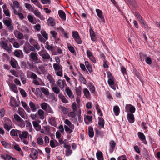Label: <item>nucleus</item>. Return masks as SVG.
<instances>
[{
    "label": "nucleus",
    "instance_id": "obj_31",
    "mask_svg": "<svg viewBox=\"0 0 160 160\" xmlns=\"http://www.w3.org/2000/svg\"><path fill=\"white\" fill-rule=\"evenodd\" d=\"M1 143L6 148H11V145L10 143L6 142L4 141H1Z\"/></svg>",
    "mask_w": 160,
    "mask_h": 160
},
{
    "label": "nucleus",
    "instance_id": "obj_51",
    "mask_svg": "<svg viewBox=\"0 0 160 160\" xmlns=\"http://www.w3.org/2000/svg\"><path fill=\"white\" fill-rule=\"evenodd\" d=\"M25 6L26 8L29 10H31L32 11L34 10V8L30 4L25 3Z\"/></svg>",
    "mask_w": 160,
    "mask_h": 160
},
{
    "label": "nucleus",
    "instance_id": "obj_43",
    "mask_svg": "<svg viewBox=\"0 0 160 160\" xmlns=\"http://www.w3.org/2000/svg\"><path fill=\"white\" fill-rule=\"evenodd\" d=\"M73 39L77 44H80L82 43L81 39L79 35L77 37H76Z\"/></svg>",
    "mask_w": 160,
    "mask_h": 160
},
{
    "label": "nucleus",
    "instance_id": "obj_14",
    "mask_svg": "<svg viewBox=\"0 0 160 160\" xmlns=\"http://www.w3.org/2000/svg\"><path fill=\"white\" fill-rule=\"evenodd\" d=\"M58 86L61 89L63 88L65 85H66L65 80L63 79L62 80L60 79H59L56 82Z\"/></svg>",
    "mask_w": 160,
    "mask_h": 160
},
{
    "label": "nucleus",
    "instance_id": "obj_45",
    "mask_svg": "<svg viewBox=\"0 0 160 160\" xmlns=\"http://www.w3.org/2000/svg\"><path fill=\"white\" fill-rule=\"evenodd\" d=\"M82 87L79 86L78 87L76 88L75 90L76 93L78 97H80L81 94Z\"/></svg>",
    "mask_w": 160,
    "mask_h": 160
},
{
    "label": "nucleus",
    "instance_id": "obj_40",
    "mask_svg": "<svg viewBox=\"0 0 160 160\" xmlns=\"http://www.w3.org/2000/svg\"><path fill=\"white\" fill-rule=\"evenodd\" d=\"M55 141L57 143H58L57 145H56L54 141L53 140H51L50 141V145L51 147L52 148H54L57 146H59V144L58 142L55 140Z\"/></svg>",
    "mask_w": 160,
    "mask_h": 160
},
{
    "label": "nucleus",
    "instance_id": "obj_17",
    "mask_svg": "<svg viewBox=\"0 0 160 160\" xmlns=\"http://www.w3.org/2000/svg\"><path fill=\"white\" fill-rule=\"evenodd\" d=\"M76 115L77 113L75 112V111L70 112L68 113V117H71L72 120L75 122L77 121V119L75 118Z\"/></svg>",
    "mask_w": 160,
    "mask_h": 160
},
{
    "label": "nucleus",
    "instance_id": "obj_23",
    "mask_svg": "<svg viewBox=\"0 0 160 160\" xmlns=\"http://www.w3.org/2000/svg\"><path fill=\"white\" fill-rule=\"evenodd\" d=\"M65 91L68 96L71 99L74 98L73 96L72 95V93L71 90L68 87H67L65 89Z\"/></svg>",
    "mask_w": 160,
    "mask_h": 160
},
{
    "label": "nucleus",
    "instance_id": "obj_18",
    "mask_svg": "<svg viewBox=\"0 0 160 160\" xmlns=\"http://www.w3.org/2000/svg\"><path fill=\"white\" fill-rule=\"evenodd\" d=\"M95 135L96 137H100L101 138H103L104 136L105 132L100 131L97 128L95 129Z\"/></svg>",
    "mask_w": 160,
    "mask_h": 160
},
{
    "label": "nucleus",
    "instance_id": "obj_58",
    "mask_svg": "<svg viewBox=\"0 0 160 160\" xmlns=\"http://www.w3.org/2000/svg\"><path fill=\"white\" fill-rule=\"evenodd\" d=\"M52 88L53 91L56 94H59L60 93V89L57 87H54Z\"/></svg>",
    "mask_w": 160,
    "mask_h": 160
},
{
    "label": "nucleus",
    "instance_id": "obj_4",
    "mask_svg": "<svg viewBox=\"0 0 160 160\" xmlns=\"http://www.w3.org/2000/svg\"><path fill=\"white\" fill-rule=\"evenodd\" d=\"M57 30L62 36H63L66 38H69V33L67 32H65L64 29L61 27L57 28Z\"/></svg>",
    "mask_w": 160,
    "mask_h": 160
},
{
    "label": "nucleus",
    "instance_id": "obj_61",
    "mask_svg": "<svg viewBox=\"0 0 160 160\" xmlns=\"http://www.w3.org/2000/svg\"><path fill=\"white\" fill-rule=\"evenodd\" d=\"M120 65H121L120 67L121 71L123 75H124L125 74H127L126 69L121 63L120 64Z\"/></svg>",
    "mask_w": 160,
    "mask_h": 160
},
{
    "label": "nucleus",
    "instance_id": "obj_63",
    "mask_svg": "<svg viewBox=\"0 0 160 160\" xmlns=\"http://www.w3.org/2000/svg\"><path fill=\"white\" fill-rule=\"evenodd\" d=\"M14 116L15 120L17 122L22 119L18 115L16 114H15Z\"/></svg>",
    "mask_w": 160,
    "mask_h": 160
},
{
    "label": "nucleus",
    "instance_id": "obj_11",
    "mask_svg": "<svg viewBox=\"0 0 160 160\" xmlns=\"http://www.w3.org/2000/svg\"><path fill=\"white\" fill-rule=\"evenodd\" d=\"M98 124L99 128L101 129L102 128L104 129L105 121L104 120L102 117H98Z\"/></svg>",
    "mask_w": 160,
    "mask_h": 160
},
{
    "label": "nucleus",
    "instance_id": "obj_29",
    "mask_svg": "<svg viewBox=\"0 0 160 160\" xmlns=\"http://www.w3.org/2000/svg\"><path fill=\"white\" fill-rule=\"evenodd\" d=\"M59 109L60 110L61 112L62 113L64 114H66L68 112V108L60 105L59 107Z\"/></svg>",
    "mask_w": 160,
    "mask_h": 160
},
{
    "label": "nucleus",
    "instance_id": "obj_28",
    "mask_svg": "<svg viewBox=\"0 0 160 160\" xmlns=\"http://www.w3.org/2000/svg\"><path fill=\"white\" fill-rule=\"evenodd\" d=\"M89 32L91 40L94 42L96 41V38L94 31L92 29H90L89 30Z\"/></svg>",
    "mask_w": 160,
    "mask_h": 160
},
{
    "label": "nucleus",
    "instance_id": "obj_62",
    "mask_svg": "<svg viewBox=\"0 0 160 160\" xmlns=\"http://www.w3.org/2000/svg\"><path fill=\"white\" fill-rule=\"evenodd\" d=\"M50 33L54 39L57 37L58 33L55 31H51Z\"/></svg>",
    "mask_w": 160,
    "mask_h": 160
},
{
    "label": "nucleus",
    "instance_id": "obj_60",
    "mask_svg": "<svg viewBox=\"0 0 160 160\" xmlns=\"http://www.w3.org/2000/svg\"><path fill=\"white\" fill-rule=\"evenodd\" d=\"M72 151L71 149L69 150H66L65 155L67 157L69 156L72 154Z\"/></svg>",
    "mask_w": 160,
    "mask_h": 160
},
{
    "label": "nucleus",
    "instance_id": "obj_7",
    "mask_svg": "<svg viewBox=\"0 0 160 160\" xmlns=\"http://www.w3.org/2000/svg\"><path fill=\"white\" fill-rule=\"evenodd\" d=\"M9 20H3L4 24L7 27L9 28V29L12 31L13 29V26L12 24V21L11 19L9 18Z\"/></svg>",
    "mask_w": 160,
    "mask_h": 160
},
{
    "label": "nucleus",
    "instance_id": "obj_54",
    "mask_svg": "<svg viewBox=\"0 0 160 160\" xmlns=\"http://www.w3.org/2000/svg\"><path fill=\"white\" fill-rule=\"evenodd\" d=\"M11 88L12 90L14 92L17 93L18 92L17 87L15 84H12L11 86Z\"/></svg>",
    "mask_w": 160,
    "mask_h": 160
},
{
    "label": "nucleus",
    "instance_id": "obj_20",
    "mask_svg": "<svg viewBox=\"0 0 160 160\" xmlns=\"http://www.w3.org/2000/svg\"><path fill=\"white\" fill-rule=\"evenodd\" d=\"M10 103L11 106L14 108H16L19 106V104L17 102L16 100L14 98H11Z\"/></svg>",
    "mask_w": 160,
    "mask_h": 160
},
{
    "label": "nucleus",
    "instance_id": "obj_16",
    "mask_svg": "<svg viewBox=\"0 0 160 160\" xmlns=\"http://www.w3.org/2000/svg\"><path fill=\"white\" fill-rule=\"evenodd\" d=\"M38 54L36 52H32L30 53L29 55V57L30 59L34 61L38 60V58L37 57Z\"/></svg>",
    "mask_w": 160,
    "mask_h": 160
},
{
    "label": "nucleus",
    "instance_id": "obj_25",
    "mask_svg": "<svg viewBox=\"0 0 160 160\" xmlns=\"http://www.w3.org/2000/svg\"><path fill=\"white\" fill-rule=\"evenodd\" d=\"M78 80L82 83L86 84L87 81L85 78L82 76V74L80 72L78 73Z\"/></svg>",
    "mask_w": 160,
    "mask_h": 160
},
{
    "label": "nucleus",
    "instance_id": "obj_52",
    "mask_svg": "<svg viewBox=\"0 0 160 160\" xmlns=\"http://www.w3.org/2000/svg\"><path fill=\"white\" fill-rule=\"evenodd\" d=\"M23 51L26 53L28 54L30 52L28 44L25 45L23 47Z\"/></svg>",
    "mask_w": 160,
    "mask_h": 160
},
{
    "label": "nucleus",
    "instance_id": "obj_5",
    "mask_svg": "<svg viewBox=\"0 0 160 160\" xmlns=\"http://www.w3.org/2000/svg\"><path fill=\"white\" fill-rule=\"evenodd\" d=\"M97 15L99 18L98 20L100 22L104 23L105 22V19L103 15L102 12L100 9H96Z\"/></svg>",
    "mask_w": 160,
    "mask_h": 160
},
{
    "label": "nucleus",
    "instance_id": "obj_26",
    "mask_svg": "<svg viewBox=\"0 0 160 160\" xmlns=\"http://www.w3.org/2000/svg\"><path fill=\"white\" fill-rule=\"evenodd\" d=\"M21 104L22 106L23 107L25 110L28 112H30L31 110L30 108L26 104V103L23 101H21Z\"/></svg>",
    "mask_w": 160,
    "mask_h": 160
},
{
    "label": "nucleus",
    "instance_id": "obj_49",
    "mask_svg": "<svg viewBox=\"0 0 160 160\" xmlns=\"http://www.w3.org/2000/svg\"><path fill=\"white\" fill-rule=\"evenodd\" d=\"M38 36L39 40L42 43H45L47 40L45 38H43V37L40 34H38Z\"/></svg>",
    "mask_w": 160,
    "mask_h": 160
},
{
    "label": "nucleus",
    "instance_id": "obj_1",
    "mask_svg": "<svg viewBox=\"0 0 160 160\" xmlns=\"http://www.w3.org/2000/svg\"><path fill=\"white\" fill-rule=\"evenodd\" d=\"M19 137L21 141L25 145H28L29 142V134L26 131H22L19 134Z\"/></svg>",
    "mask_w": 160,
    "mask_h": 160
},
{
    "label": "nucleus",
    "instance_id": "obj_27",
    "mask_svg": "<svg viewBox=\"0 0 160 160\" xmlns=\"http://www.w3.org/2000/svg\"><path fill=\"white\" fill-rule=\"evenodd\" d=\"M14 34L15 37L19 39H22L24 38L23 34L19 31L14 32Z\"/></svg>",
    "mask_w": 160,
    "mask_h": 160
},
{
    "label": "nucleus",
    "instance_id": "obj_33",
    "mask_svg": "<svg viewBox=\"0 0 160 160\" xmlns=\"http://www.w3.org/2000/svg\"><path fill=\"white\" fill-rule=\"evenodd\" d=\"M13 4L12 3H10V6L12 7V6L14 7V8H15V7H16L17 8H19V9H20L19 8V4L18 2L17 1H14L13 2Z\"/></svg>",
    "mask_w": 160,
    "mask_h": 160
},
{
    "label": "nucleus",
    "instance_id": "obj_3",
    "mask_svg": "<svg viewBox=\"0 0 160 160\" xmlns=\"http://www.w3.org/2000/svg\"><path fill=\"white\" fill-rule=\"evenodd\" d=\"M39 55L42 57V61L44 62L45 60H50L52 61V59L50 55L46 51L42 50L38 52Z\"/></svg>",
    "mask_w": 160,
    "mask_h": 160
},
{
    "label": "nucleus",
    "instance_id": "obj_10",
    "mask_svg": "<svg viewBox=\"0 0 160 160\" xmlns=\"http://www.w3.org/2000/svg\"><path fill=\"white\" fill-rule=\"evenodd\" d=\"M138 137L141 141H142L143 143L147 145V142L146 140V137L143 132H138Z\"/></svg>",
    "mask_w": 160,
    "mask_h": 160
},
{
    "label": "nucleus",
    "instance_id": "obj_46",
    "mask_svg": "<svg viewBox=\"0 0 160 160\" xmlns=\"http://www.w3.org/2000/svg\"><path fill=\"white\" fill-rule=\"evenodd\" d=\"M113 110L115 113V114L116 116H118L119 115L120 109L118 106H114L113 108Z\"/></svg>",
    "mask_w": 160,
    "mask_h": 160
},
{
    "label": "nucleus",
    "instance_id": "obj_64",
    "mask_svg": "<svg viewBox=\"0 0 160 160\" xmlns=\"http://www.w3.org/2000/svg\"><path fill=\"white\" fill-rule=\"evenodd\" d=\"M118 160H127L126 156L125 155H123L118 157Z\"/></svg>",
    "mask_w": 160,
    "mask_h": 160
},
{
    "label": "nucleus",
    "instance_id": "obj_37",
    "mask_svg": "<svg viewBox=\"0 0 160 160\" xmlns=\"http://www.w3.org/2000/svg\"><path fill=\"white\" fill-rule=\"evenodd\" d=\"M59 98L61 99L62 101L64 103H66L68 102V101L67 100L66 97L62 94H60L58 95Z\"/></svg>",
    "mask_w": 160,
    "mask_h": 160
},
{
    "label": "nucleus",
    "instance_id": "obj_24",
    "mask_svg": "<svg viewBox=\"0 0 160 160\" xmlns=\"http://www.w3.org/2000/svg\"><path fill=\"white\" fill-rule=\"evenodd\" d=\"M12 8L13 10L14 14L16 15H18L20 19H22L24 18L23 15L21 13L18 12L12 6Z\"/></svg>",
    "mask_w": 160,
    "mask_h": 160
},
{
    "label": "nucleus",
    "instance_id": "obj_57",
    "mask_svg": "<svg viewBox=\"0 0 160 160\" xmlns=\"http://www.w3.org/2000/svg\"><path fill=\"white\" fill-rule=\"evenodd\" d=\"M10 135L12 136H16L18 135L17 131L13 129L11 130L10 132Z\"/></svg>",
    "mask_w": 160,
    "mask_h": 160
},
{
    "label": "nucleus",
    "instance_id": "obj_39",
    "mask_svg": "<svg viewBox=\"0 0 160 160\" xmlns=\"http://www.w3.org/2000/svg\"><path fill=\"white\" fill-rule=\"evenodd\" d=\"M83 93L84 96L87 98H88L90 97V94L87 88H86L83 89Z\"/></svg>",
    "mask_w": 160,
    "mask_h": 160
},
{
    "label": "nucleus",
    "instance_id": "obj_19",
    "mask_svg": "<svg viewBox=\"0 0 160 160\" xmlns=\"http://www.w3.org/2000/svg\"><path fill=\"white\" fill-rule=\"evenodd\" d=\"M1 47L4 49L7 50L9 53H11L12 50L9 49L8 44L5 42L3 41L1 43Z\"/></svg>",
    "mask_w": 160,
    "mask_h": 160
},
{
    "label": "nucleus",
    "instance_id": "obj_8",
    "mask_svg": "<svg viewBox=\"0 0 160 160\" xmlns=\"http://www.w3.org/2000/svg\"><path fill=\"white\" fill-rule=\"evenodd\" d=\"M38 155V152L36 149L33 148L31 150L30 156L31 158L32 159H37Z\"/></svg>",
    "mask_w": 160,
    "mask_h": 160
},
{
    "label": "nucleus",
    "instance_id": "obj_32",
    "mask_svg": "<svg viewBox=\"0 0 160 160\" xmlns=\"http://www.w3.org/2000/svg\"><path fill=\"white\" fill-rule=\"evenodd\" d=\"M94 135V131L92 127H88V136L90 138H92Z\"/></svg>",
    "mask_w": 160,
    "mask_h": 160
},
{
    "label": "nucleus",
    "instance_id": "obj_55",
    "mask_svg": "<svg viewBox=\"0 0 160 160\" xmlns=\"http://www.w3.org/2000/svg\"><path fill=\"white\" fill-rule=\"evenodd\" d=\"M37 143L40 145H43L44 143L43 141L42 138L38 137L37 139Z\"/></svg>",
    "mask_w": 160,
    "mask_h": 160
},
{
    "label": "nucleus",
    "instance_id": "obj_47",
    "mask_svg": "<svg viewBox=\"0 0 160 160\" xmlns=\"http://www.w3.org/2000/svg\"><path fill=\"white\" fill-rule=\"evenodd\" d=\"M18 125L21 128H23L25 125V123L24 121L22 119L18 122Z\"/></svg>",
    "mask_w": 160,
    "mask_h": 160
},
{
    "label": "nucleus",
    "instance_id": "obj_41",
    "mask_svg": "<svg viewBox=\"0 0 160 160\" xmlns=\"http://www.w3.org/2000/svg\"><path fill=\"white\" fill-rule=\"evenodd\" d=\"M23 53L22 51L20 50H15L14 51V55L18 57H20L21 55Z\"/></svg>",
    "mask_w": 160,
    "mask_h": 160
},
{
    "label": "nucleus",
    "instance_id": "obj_59",
    "mask_svg": "<svg viewBox=\"0 0 160 160\" xmlns=\"http://www.w3.org/2000/svg\"><path fill=\"white\" fill-rule=\"evenodd\" d=\"M41 33L44 38L47 40L48 39V34L45 31H41Z\"/></svg>",
    "mask_w": 160,
    "mask_h": 160
},
{
    "label": "nucleus",
    "instance_id": "obj_38",
    "mask_svg": "<svg viewBox=\"0 0 160 160\" xmlns=\"http://www.w3.org/2000/svg\"><path fill=\"white\" fill-rule=\"evenodd\" d=\"M96 156L98 160H103V154L101 151L97 152Z\"/></svg>",
    "mask_w": 160,
    "mask_h": 160
},
{
    "label": "nucleus",
    "instance_id": "obj_56",
    "mask_svg": "<svg viewBox=\"0 0 160 160\" xmlns=\"http://www.w3.org/2000/svg\"><path fill=\"white\" fill-rule=\"evenodd\" d=\"M49 105L47 103L45 102H42L41 105V108L44 110H46Z\"/></svg>",
    "mask_w": 160,
    "mask_h": 160
},
{
    "label": "nucleus",
    "instance_id": "obj_48",
    "mask_svg": "<svg viewBox=\"0 0 160 160\" xmlns=\"http://www.w3.org/2000/svg\"><path fill=\"white\" fill-rule=\"evenodd\" d=\"M40 90L45 95H49V92L46 88L43 87H41L40 88Z\"/></svg>",
    "mask_w": 160,
    "mask_h": 160
},
{
    "label": "nucleus",
    "instance_id": "obj_42",
    "mask_svg": "<svg viewBox=\"0 0 160 160\" xmlns=\"http://www.w3.org/2000/svg\"><path fill=\"white\" fill-rule=\"evenodd\" d=\"M47 78L51 83L54 84L55 81L53 77L50 74H49L47 76Z\"/></svg>",
    "mask_w": 160,
    "mask_h": 160
},
{
    "label": "nucleus",
    "instance_id": "obj_44",
    "mask_svg": "<svg viewBox=\"0 0 160 160\" xmlns=\"http://www.w3.org/2000/svg\"><path fill=\"white\" fill-rule=\"evenodd\" d=\"M89 88L91 92L94 94L95 92V87L92 84L90 83L88 85Z\"/></svg>",
    "mask_w": 160,
    "mask_h": 160
},
{
    "label": "nucleus",
    "instance_id": "obj_35",
    "mask_svg": "<svg viewBox=\"0 0 160 160\" xmlns=\"http://www.w3.org/2000/svg\"><path fill=\"white\" fill-rule=\"evenodd\" d=\"M38 114L40 116V119L42 120H43L44 119V112L41 109L38 110Z\"/></svg>",
    "mask_w": 160,
    "mask_h": 160
},
{
    "label": "nucleus",
    "instance_id": "obj_34",
    "mask_svg": "<svg viewBox=\"0 0 160 160\" xmlns=\"http://www.w3.org/2000/svg\"><path fill=\"white\" fill-rule=\"evenodd\" d=\"M48 23L51 26H54L55 25V22L53 18L50 17L47 20Z\"/></svg>",
    "mask_w": 160,
    "mask_h": 160
},
{
    "label": "nucleus",
    "instance_id": "obj_36",
    "mask_svg": "<svg viewBox=\"0 0 160 160\" xmlns=\"http://www.w3.org/2000/svg\"><path fill=\"white\" fill-rule=\"evenodd\" d=\"M84 120L86 124H88L90 122H91L92 120V117L91 116L87 115L84 118Z\"/></svg>",
    "mask_w": 160,
    "mask_h": 160
},
{
    "label": "nucleus",
    "instance_id": "obj_21",
    "mask_svg": "<svg viewBox=\"0 0 160 160\" xmlns=\"http://www.w3.org/2000/svg\"><path fill=\"white\" fill-rule=\"evenodd\" d=\"M58 15L60 18L63 20H65L66 19V16L65 12L62 10H59L58 11Z\"/></svg>",
    "mask_w": 160,
    "mask_h": 160
},
{
    "label": "nucleus",
    "instance_id": "obj_50",
    "mask_svg": "<svg viewBox=\"0 0 160 160\" xmlns=\"http://www.w3.org/2000/svg\"><path fill=\"white\" fill-rule=\"evenodd\" d=\"M140 59L141 61L142 62L146 59V55L140 52L139 53Z\"/></svg>",
    "mask_w": 160,
    "mask_h": 160
},
{
    "label": "nucleus",
    "instance_id": "obj_9",
    "mask_svg": "<svg viewBox=\"0 0 160 160\" xmlns=\"http://www.w3.org/2000/svg\"><path fill=\"white\" fill-rule=\"evenodd\" d=\"M114 77H112L111 78L108 79V82L110 87L113 89L115 90L116 89V87L115 85V82L113 80Z\"/></svg>",
    "mask_w": 160,
    "mask_h": 160
},
{
    "label": "nucleus",
    "instance_id": "obj_2",
    "mask_svg": "<svg viewBox=\"0 0 160 160\" xmlns=\"http://www.w3.org/2000/svg\"><path fill=\"white\" fill-rule=\"evenodd\" d=\"M3 119L4 121L3 123V127L5 130L9 131L13 128L12 121L8 118L4 117Z\"/></svg>",
    "mask_w": 160,
    "mask_h": 160
},
{
    "label": "nucleus",
    "instance_id": "obj_22",
    "mask_svg": "<svg viewBox=\"0 0 160 160\" xmlns=\"http://www.w3.org/2000/svg\"><path fill=\"white\" fill-rule=\"evenodd\" d=\"M29 106L32 112H35L38 108L35 103L32 101H30L29 102Z\"/></svg>",
    "mask_w": 160,
    "mask_h": 160
},
{
    "label": "nucleus",
    "instance_id": "obj_13",
    "mask_svg": "<svg viewBox=\"0 0 160 160\" xmlns=\"http://www.w3.org/2000/svg\"><path fill=\"white\" fill-rule=\"evenodd\" d=\"M109 145L110 146L109 149V152L112 153L115 149L116 143L113 140H111L109 142Z\"/></svg>",
    "mask_w": 160,
    "mask_h": 160
},
{
    "label": "nucleus",
    "instance_id": "obj_12",
    "mask_svg": "<svg viewBox=\"0 0 160 160\" xmlns=\"http://www.w3.org/2000/svg\"><path fill=\"white\" fill-rule=\"evenodd\" d=\"M125 109L127 110L129 109L130 112V113L132 114L135 112L136 110V109L135 107L131 104L126 105L125 106Z\"/></svg>",
    "mask_w": 160,
    "mask_h": 160
},
{
    "label": "nucleus",
    "instance_id": "obj_6",
    "mask_svg": "<svg viewBox=\"0 0 160 160\" xmlns=\"http://www.w3.org/2000/svg\"><path fill=\"white\" fill-rule=\"evenodd\" d=\"M29 42L30 44L32 46H33L36 48V49L37 50H39L40 49V47L39 46L38 43L32 37H30Z\"/></svg>",
    "mask_w": 160,
    "mask_h": 160
},
{
    "label": "nucleus",
    "instance_id": "obj_30",
    "mask_svg": "<svg viewBox=\"0 0 160 160\" xmlns=\"http://www.w3.org/2000/svg\"><path fill=\"white\" fill-rule=\"evenodd\" d=\"M49 122L50 124L53 126H56V122L55 117H51L49 119Z\"/></svg>",
    "mask_w": 160,
    "mask_h": 160
},
{
    "label": "nucleus",
    "instance_id": "obj_53",
    "mask_svg": "<svg viewBox=\"0 0 160 160\" xmlns=\"http://www.w3.org/2000/svg\"><path fill=\"white\" fill-rule=\"evenodd\" d=\"M53 67L55 72L58 71L60 69V66L58 63H54L53 64Z\"/></svg>",
    "mask_w": 160,
    "mask_h": 160
},
{
    "label": "nucleus",
    "instance_id": "obj_15",
    "mask_svg": "<svg viewBox=\"0 0 160 160\" xmlns=\"http://www.w3.org/2000/svg\"><path fill=\"white\" fill-rule=\"evenodd\" d=\"M127 118L129 122L130 123H133L134 122V114L132 113H128L127 115Z\"/></svg>",
    "mask_w": 160,
    "mask_h": 160
}]
</instances>
